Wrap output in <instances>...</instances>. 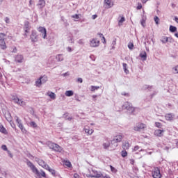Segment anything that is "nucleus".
I'll return each mask as SVG.
<instances>
[{
  "label": "nucleus",
  "instance_id": "59",
  "mask_svg": "<svg viewBox=\"0 0 178 178\" xmlns=\"http://www.w3.org/2000/svg\"><path fill=\"white\" fill-rule=\"evenodd\" d=\"M111 172H115V170H116V169H115V168H113L112 165H111Z\"/></svg>",
  "mask_w": 178,
  "mask_h": 178
},
{
  "label": "nucleus",
  "instance_id": "34",
  "mask_svg": "<svg viewBox=\"0 0 178 178\" xmlns=\"http://www.w3.org/2000/svg\"><path fill=\"white\" fill-rule=\"evenodd\" d=\"M122 66H123L124 73H126V74H127L129 73V70H127V64L124 63H122Z\"/></svg>",
  "mask_w": 178,
  "mask_h": 178
},
{
  "label": "nucleus",
  "instance_id": "45",
  "mask_svg": "<svg viewBox=\"0 0 178 178\" xmlns=\"http://www.w3.org/2000/svg\"><path fill=\"white\" fill-rule=\"evenodd\" d=\"M95 90H99V86H91V91H95Z\"/></svg>",
  "mask_w": 178,
  "mask_h": 178
},
{
  "label": "nucleus",
  "instance_id": "31",
  "mask_svg": "<svg viewBox=\"0 0 178 178\" xmlns=\"http://www.w3.org/2000/svg\"><path fill=\"white\" fill-rule=\"evenodd\" d=\"M65 94L66 97H72L74 92H73V90H67Z\"/></svg>",
  "mask_w": 178,
  "mask_h": 178
},
{
  "label": "nucleus",
  "instance_id": "22",
  "mask_svg": "<svg viewBox=\"0 0 178 178\" xmlns=\"http://www.w3.org/2000/svg\"><path fill=\"white\" fill-rule=\"evenodd\" d=\"M23 56L22 55H17L15 56V62H17V63H22L23 62Z\"/></svg>",
  "mask_w": 178,
  "mask_h": 178
},
{
  "label": "nucleus",
  "instance_id": "4",
  "mask_svg": "<svg viewBox=\"0 0 178 178\" xmlns=\"http://www.w3.org/2000/svg\"><path fill=\"white\" fill-rule=\"evenodd\" d=\"M15 120H16L17 123V126L20 129V130L22 131V132L24 134H26V133H27V130H26V128H24V127L23 126V123H22V120H20L19 118V117L15 116Z\"/></svg>",
  "mask_w": 178,
  "mask_h": 178
},
{
  "label": "nucleus",
  "instance_id": "38",
  "mask_svg": "<svg viewBox=\"0 0 178 178\" xmlns=\"http://www.w3.org/2000/svg\"><path fill=\"white\" fill-rule=\"evenodd\" d=\"M126 19H124V17H121V19L118 22V26H122V23L124 22Z\"/></svg>",
  "mask_w": 178,
  "mask_h": 178
},
{
  "label": "nucleus",
  "instance_id": "55",
  "mask_svg": "<svg viewBox=\"0 0 178 178\" xmlns=\"http://www.w3.org/2000/svg\"><path fill=\"white\" fill-rule=\"evenodd\" d=\"M67 116H69V113H65L63 115V118H65V119H66V118H67Z\"/></svg>",
  "mask_w": 178,
  "mask_h": 178
},
{
  "label": "nucleus",
  "instance_id": "35",
  "mask_svg": "<svg viewBox=\"0 0 178 178\" xmlns=\"http://www.w3.org/2000/svg\"><path fill=\"white\" fill-rule=\"evenodd\" d=\"M46 170H49V172H50V173H51V175H52L53 176H55L56 172L55 171V170H54V169L49 168H49H46Z\"/></svg>",
  "mask_w": 178,
  "mask_h": 178
},
{
  "label": "nucleus",
  "instance_id": "16",
  "mask_svg": "<svg viewBox=\"0 0 178 178\" xmlns=\"http://www.w3.org/2000/svg\"><path fill=\"white\" fill-rule=\"evenodd\" d=\"M90 45L92 47H98L99 45V41L97 38H94L90 40Z\"/></svg>",
  "mask_w": 178,
  "mask_h": 178
},
{
  "label": "nucleus",
  "instance_id": "18",
  "mask_svg": "<svg viewBox=\"0 0 178 178\" xmlns=\"http://www.w3.org/2000/svg\"><path fill=\"white\" fill-rule=\"evenodd\" d=\"M104 3L106 5V8L109 9L113 6V1L112 0H104Z\"/></svg>",
  "mask_w": 178,
  "mask_h": 178
},
{
  "label": "nucleus",
  "instance_id": "12",
  "mask_svg": "<svg viewBox=\"0 0 178 178\" xmlns=\"http://www.w3.org/2000/svg\"><path fill=\"white\" fill-rule=\"evenodd\" d=\"M30 23L28 21L24 22V30L25 31L24 36L27 37V33H30Z\"/></svg>",
  "mask_w": 178,
  "mask_h": 178
},
{
  "label": "nucleus",
  "instance_id": "10",
  "mask_svg": "<svg viewBox=\"0 0 178 178\" xmlns=\"http://www.w3.org/2000/svg\"><path fill=\"white\" fill-rule=\"evenodd\" d=\"M102 147L104 149H109V147H112V140H109L108 138H106L105 141L102 144Z\"/></svg>",
  "mask_w": 178,
  "mask_h": 178
},
{
  "label": "nucleus",
  "instance_id": "51",
  "mask_svg": "<svg viewBox=\"0 0 178 178\" xmlns=\"http://www.w3.org/2000/svg\"><path fill=\"white\" fill-rule=\"evenodd\" d=\"M5 22H6V23H7V24H9V23H10L9 17H6L5 18Z\"/></svg>",
  "mask_w": 178,
  "mask_h": 178
},
{
  "label": "nucleus",
  "instance_id": "26",
  "mask_svg": "<svg viewBox=\"0 0 178 178\" xmlns=\"http://www.w3.org/2000/svg\"><path fill=\"white\" fill-rule=\"evenodd\" d=\"M139 56L142 58L143 60H147V52H145V51H142L140 54Z\"/></svg>",
  "mask_w": 178,
  "mask_h": 178
},
{
  "label": "nucleus",
  "instance_id": "40",
  "mask_svg": "<svg viewBox=\"0 0 178 178\" xmlns=\"http://www.w3.org/2000/svg\"><path fill=\"white\" fill-rule=\"evenodd\" d=\"M99 35L100 38H102V40H104L103 43L106 44V40L105 39V37L104 36V35L102 33H99Z\"/></svg>",
  "mask_w": 178,
  "mask_h": 178
},
{
  "label": "nucleus",
  "instance_id": "17",
  "mask_svg": "<svg viewBox=\"0 0 178 178\" xmlns=\"http://www.w3.org/2000/svg\"><path fill=\"white\" fill-rule=\"evenodd\" d=\"M163 133H165V130L163 129H156L154 135L156 136V137H163Z\"/></svg>",
  "mask_w": 178,
  "mask_h": 178
},
{
  "label": "nucleus",
  "instance_id": "19",
  "mask_svg": "<svg viewBox=\"0 0 178 178\" xmlns=\"http://www.w3.org/2000/svg\"><path fill=\"white\" fill-rule=\"evenodd\" d=\"M46 3L45 0H39L38 3L37 4V6L39 7V9H42L45 7Z\"/></svg>",
  "mask_w": 178,
  "mask_h": 178
},
{
  "label": "nucleus",
  "instance_id": "56",
  "mask_svg": "<svg viewBox=\"0 0 178 178\" xmlns=\"http://www.w3.org/2000/svg\"><path fill=\"white\" fill-rule=\"evenodd\" d=\"M96 17H98V15H93L92 16V19H93V20H95V18Z\"/></svg>",
  "mask_w": 178,
  "mask_h": 178
},
{
  "label": "nucleus",
  "instance_id": "43",
  "mask_svg": "<svg viewBox=\"0 0 178 178\" xmlns=\"http://www.w3.org/2000/svg\"><path fill=\"white\" fill-rule=\"evenodd\" d=\"M128 48H129L130 49H133V48H134V44H133V42H129L128 44Z\"/></svg>",
  "mask_w": 178,
  "mask_h": 178
},
{
  "label": "nucleus",
  "instance_id": "46",
  "mask_svg": "<svg viewBox=\"0 0 178 178\" xmlns=\"http://www.w3.org/2000/svg\"><path fill=\"white\" fill-rule=\"evenodd\" d=\"M78 44H79V45H84V40H83V39L79 40Z\"/></svg>",
  "mask_w": 178,
  "mask_h": 178
},
{
  "label": "nucleus",
  "instance_id": "32",
  "mask_svg": "<svg viewBox=\"0 0 178 178\" xmlns=\"http://www.w3.org/2000/svg\"><path fill=\"white\" fill-rule=\"evenodd\" d=\"M170 31L171 33H176L177 31V28L176 26H173L172 25L170 26Z\"/></svg>",
  "mask_w": 178,
  "mask_h": 178
},
{
  "label": "nucleus",
  "instance_id": "48",
  "mask_svg": "<svg viewBox=\"0 0 178 178\" xmlns=\"http://www.w3.org/2000/svg\"><path fill=\"white\" fill-rule=\"evenodd\" d=\"M143 151V149H140V147L139 146H135L134 147V151Z\"/></svg>",
  "mask_w": 178,
  "mask_h": 178
},
{
  "label": "nucleus",
  "instance_id": "41",
  "mask_svg": "<svg viewBox=\"0 0 178 178\" xmlns=\"http://www.w3.org/2000/svg\"><path fill=\"white\" fill-rule=\"evenodd\" d=\"M71 17L72 19H80V14H75L74 15H72Z\"/></svg>",
  "mask_w": 178,
  "mask_h": 178
},
{
  "label": "nucleus",
  "instance_id": "42",
  "mask_svg": "<svg viewBox=\"0 0 178 178\" xmlns=\"http://www.w3.org/2000/svg\"><path fill=\"white\" fill-rule=\"evenodd\" d=\"M155 126L156 127H158V129H161V127H162V124L161 122H156Z\"/></svg>",
  "mask_w": 178,
  "mask_h": 178
},
{
  "label": "nucleus",
  "instance_id": "1",
  "mask_svg": "<svg viewBox=\"0 0 178 178\" xmlns=\"http://www.w3.org/2000/svg\"><path fill=\"white\" fill-rule=\"evenodd\" d=\"M124 136L122 134L117 135L114 137L113 140H111V148H116L118 144V143H121L123 140Z\"/></svg>",
  "mask_w": 178,
  "mask_h": 178
},
{
  "label": "nucleus",
  "instance_id": "60",
  "mask_svg": "<svg viewBox=\"0 0 178 178\" xmlns=\"http://www.w3.org/2000/svg\"><path fill=\"white\" fill-rule=\"evenodd\" d=\"M174 20H175V22H176V23L178 24V17H175Z\"/></svg>",
  "mask_w": 178,
  "mask_h": 178
},
{
  "label": "nucleus",
  "instance_id": "27",
  "mask_svg": "<svg viewBox=\"0 0 178 178\" xmlns=\"http://www.w3.org/2000/svg\"><path fill=\"white\" fill-rule=\"evenodd\" d=\"M56 60H57L58 62H62V61H63V60H64L63 54H58V55L56 56Z\"/></svg>",
  "mask_w": 178,
  "mask_h": 178
},
{
  "label": "nucleus",
  "instance_id": "23",
  "mask_svg": "<svg viewBox=\"0 0 178 178\" xmlns=\"http://www.w3.org/2000/svg\"><path fill=\"white\" fill-rule=\"evenodd\" d=\"M122 148L123 149H129L130 148V143H129V142L125 141L122 143Z\"/></svg>",
  "mask_w": 178,
  "mask_h": 178
},
{
  "label": "nucleus",
  "instance_id": "63",
  "mask_svg": "<svg viewBox=\"0 0 178 178\" xmlns=\"http://www.w3.org/2000/svg\"><path fill=\"white\" fill-rule=\"evenodd\" d=\"M68 120H72V119H73L72 117H69L68 118H67Z\"/></svg>",
  "mask_w": 178,
  "mask_h": 178
},
{
  "label": "nucleus",
  "instance_id": "11",
  "mask_svg": "<svg viewBox=\"0 0 178 178\" xmlns=\"http://www.w3.org/2000/svg\"><path fill=\"white\" fill-rule=\"evenodd\" d=\"M152 177L154 178L162 177V175H161V170L158 168H154V170L152 172Z\"/></svg>",
  "mask_w": 178,
  "mask_h": 178
},
{
  "label": "nucleus",
  "instance_id": "25",
  "mask_svg": "<svg viewBox=\"0 0 178 178\" xmlns=\"http://www.w3.org/2000/svg\"><path fill=\"white\" fill-rule=\"evenodd\" d=\"M147 20V17L145 15H142V19L140 20V24L143 27H145V22Z\"/></svg>",
  "mask_w": 178,
  "mask_h": 178
},
{
  "label": "nucleus",
  "instance_id": "61",
  "mask_svg": "<svg viewBox=\"0 0 178 178\" xmlns=\"http://www.w3.org/2000/svg\"><path fill=\"white\" fill-rule=\"evenodd\" d=\"M74 178H79V175L74 174Z\"/></svg>",
  "mask_w": 178,
  "mask_h": 178
},
{
  "label": "nucleus",
  "instance_id": "14",
  "mask_svg": "<svg viewBox=\"0 0 178 178\" xmlns=\"http://www.w3.org/2000/svg\"><path fill=\"white\" fill-rule=\"evenodd\" d=\"M31 40L32 42H37V41H38V35H37V32L35 31H32Z\"/></svg>",
  "mask_w": 178,
  "mask_h": 178
},
{
  "label": "nucleus",
  "instance_id": "33",
  "mask_svg": "<svg viewBox=\"0 0 178 178\" xmlns=\"http://www.w3.org/2000/svg\"><path fill=\"white\" fill-rule=\"evenodd\" d=\"M41 84H42V81H41V78H39L35 81V86H36V87H41Z\"/></svg>",
  "mask_w": 178,
  "mask_h": 178
},
{
  "label": "nucleus",
  "instance_id": "47",
  "mask_svg": "<svg viewBox=\"0 0 178 178\" xmlns=\"http://www.w3.org/2000/svg\"><path fill=\"white\" fill-rule=\"evenodd\" d=\"M1 149H3V151H8V147H6V145H2Z\"/></svg>",
  "mask_w": 178,
  "mask_h": 178
},
{
  "label": "nucleus",
  "instance_id": "30",
  "mask_svg": "<svg viewBox=\"0 0 178 178\" xmlns=\"http://www.w3.org/2000/svg\"><path fill=\"white\" fill-rule=\"evenodd\" d=\"M42 84H44V83H47V81H48V76L44 75L43 76H40V77Z\"/></svg>",
  "mask_w": 178,
  "mask_h": 178
},
{
  "label": "nucleus",
  "instance_id": "21",
  "mask_svg": "<svg viewBox=\"0 0 178 178\" xmlns=\"http://www.w3.org/2000/svg\"><path fill=\"white\" fill-rule=\"evenodd\" d=\"M173 118H175V114L168 113L165 115V120H168L169 122L173 120Z\"/></svg>",
  "mask_w": 178,
  "mask_h": 178
},
{
  "label": "nucleus",
  "instance_id": "24",
  "mask_svg": "<svg viewBox=\"0 0 178 178\" xmlns=\"http://www.w3.org/2000/svg\"><path fill=\"white\" fill-rule=\"evenodd\" d=\"M47 95H48L51 99H56V95L55 93H54V92H48L47 93Z\"/></svg>",
  "mask_w": 178,
  "mask_h": 178
},
{
  "label": "nucleus",
  "instance_id": "49",
  "mask_svg": "<svg viewBox=\"0 0 178 178\" xmlns=\"http://www.w3.org/2000/svg\"><path fill=\"white\" fill-rule=\"evenodd\" d=\"M173 69L175 72V73H178V65L177 66H175Z\"/></svg>",
  "mask_w": 178,
  "mask_h": 178
},
{
  "label": "nucleus",
  "instance_id": "39",
  "mask_svg": "<svg viewBox=\"0 0 178 178\" xmlns=\"http://www.w3.org/2000/svg\"><path fill=\"white\" fill-rule=\"evenodd\" d=\"M30 127L35 128V127H38L37 123H35V122H34V121H32V122H30Z\"/></svg>",
  "mask_w": 178,
  "mask_h": 178
},
{
  "label": "nucleus",
  "instance_id": "64",
  "mask_svg": "<svg viewBox=\"0 0 178 178\" xmlns=\"http://www.w3.org/2000/svg\"><path fill=\"white\" fill-rule=\"evenodd\" d=\"M175 37H177V38H178V32L177 33H175Z\"/></svg>",
  "mask_w": 178,
  "mask_h": 178
},
{
  "label": "nucleus",
  "instance_id": "54",
  "mask_svg": "<svg viewBox=\"0 0 178 178\" xmlns=\"http://www.w3.org/2000/svg\"><path fill=\"white\" fill-rule=\"evenodd\" d=\"M77 81H78L79 83H83V79H81V78H78V79H77Z\"/></svg>",
  "mask_w": 178,
  "mask_h": 178
},
{
  "label": "nucleus",
  "instance_id": "20",
  "mask_svg": "<svg viewBox=\"0 0 178 178\" xmlns=\"http://www.w3.org/2000/svg\"><path fill=\"white\" fill-rule=\"evenodd\" d=\"M161 41L163 44H166V42H172V38L163 36L161 38Z\"/></svg>",
  "mask_w": 178,
  "mask_h": 178
},
{
  "label": "nucleus",
  "instance_id": "8",
  "mask_svg": "<svg viewBox=\"0 0 178 178\" xmlns=\"http://www.w3.org/2000/svg\"><path fill=\"white\" fill-rule=\"evenodd\" d=\"M27 165L33 173H35V175H37V176H40V171H38V169H37V168H35V165H34V164H33V163H31V161H28Z\"/></svg>",
  "mask_w": 178,
  "mask_h": 178
},
{
  "label": "nucleus",
  "instance_id": "36",
  "mask_svg": "<svg viewBox=\"0 0 178 178\" xmlns=\"http://www.w3.org/2000/svg\"><path fill=\"white\" fill-rule=\"evenodd\" d=\"M64 165L65 166H67V168H72V163H70V161H65Z\"/></svg>",
  "mask_w": 178,
  "mask_h": 178
},
{
  "label": "nucleus",
  "instance_id": "29",
  "mask_svg": "<svg viewBox=\"0 0 178 178\" xmlns=\"http://www.w3.org/2000/svg\"><path fill=\"white\" fill-rule=\"evenodd\" d=\"M0 132L3 133V134H8L6 129H5V127H3V125L2 124H0Z\"/></svg>",
  "mask_w": 178,
  "mask_h": 178
},
{
  "label": "nucleus",
  "instance_id": "57",
  "mask_svg": "<svg viewBox=\"0 0 178 178\" xmlns=\"http://www.w3.org/2000/svg\"><path fill=\"white\" fill-rule=\"evenodd\" d=\"M130 164L131 165H134V159H131L130 160Z\"/></svg>",
  "mask_w": 178,
  "mask_h": 178
},
{
  "label": "nucleus",
  "instance_id": "2",
  "mask_svg": "<svg viewBox=\"0 0 178 178\" xmlns=\"http://www.w3.org/2000/svg\"><path fill=\"white\" fill-rule=\"evenodd\" d=\"M49 148H50V149H53V151H55L56 152H62L63 148H62V147L59 146V145L56 144V143H54L51 141H49L47 143Z\"/></svg>",
  "mask_w": 178,
  "mask_h": 178
},
{
  "label": "nucleus",
  "instance_id": "37",
  "mask_svg": "<svg viewBox=\"0 0 178 178\" xmlns=\"http://www.w3.org/2000/svg\"><path fill=\"white\" fill-rule=\"evenodd\" d=\"M121 155L122 158H126V156H127V152L123 149V150L121 152Z\"/></svg>",
  "mask_w": 178,
  "mask_h": 178
},
{
  "label": "nucleus",
  "instance_id": "9",
  "mask_svg": "<svg viewBox=\"0 0 178 178\" xmlns=\"http://www.w3.org/2000/svg\"><path fill=\"white\" fill-rule=\"evenodd\" d=\"M88 177H95V178L102 177V173L98 172V171L94 169H92L90 174L88 175Z\"/></svg>",
  "mask_w": 178,
  "mask_h": 178
},
{
  "label": "nucleus",
  "instance_id": "53",
  "mask_svg": "<svg viewBox=\"0 0 178 178\" xmlns=\"http://www.w3.org/2000/svg\"><path fill=\"white\" fill-rule=\"evenodd\" d=\"M122 95H124V97H129L130 95H129V93H126V92H122Z\"/></svg>",
  "mask_w": 178,
  "mask_h": 178
},
{
  "label": "nucleus",
  "instance_id": "58",
  "mask_svg": "<svg viewBox=\"0 0 178 178\" xmlns=\"http://www.w3.org/2000/svg\"><path fill=\"white\" fill-rule=\"evenodd\" d=\"M67 50L68 51V52H72V47H68L67 48Z\"/></svg>",
  "mask_w": 178,
  "mask_h": 178
},
{
  "label": "nucleus",
  "instance_id": "50",
  "mask_svg": "<svg viewBox=\"0 0 178 178\" xmlns=\"http://www.w3.org/2000/svg\"><path fill=\"white\" fill-rule=\"evenodd\" d=\"M40 175H41V176H42V177H46L45 172H44V171H41Z\"/></svg>",
  "mask_w": 178,
  "mask_h": 178
},
{
  "label": "nucleus",
  "instance_id": "62",
  "mask_svg": "<svg viewBox=\"0 0 178 178\" xmlns=\"http://www.w3.org/2000/svg\"><path fill=\"white\" fill-rule=\"evenodd\" d=\"M148 0H142V2H143V3H147V1Z\"/></svg>",
  "mask_w": 178,
  "mask_h": 178
},
{
  "label": "nucleus",
  "instance_id": "6",
  "mask_svg": "<svg viewBox=\"0 0 178 178\" xmlns=\"http://www.w3.org/2000/svg\"><path fill=\"white\" fill-rule=\"evenodd\" d=\"M122 109H126L127 111H129L131 113H133L134 111V107H133V105H131V103L129 102H126L123 105H122Z\"/></svg>",
  "mask_w": 178,
  "mask_h": 178
},
{
  "label": "nucleus",
  "instance_id": "13",
  "mask_svg": "<svg viewBox=\"0 0 178 178\" xmlns=\"http://www.w3.org/2000/svg\"><path fill=\"white\" fill-rule=\"evenodd\" d=\"M38 31H39V33H41L42 37V38H44V40L47 38V29L45 28L40 26L39 28H38Z\"/></svg>",
  "mask_w": 178,
  "mask_h": 178
},
{
  "label": "nucleus",
  "instance_id": "15",
  "mask_svg": "<svg viewBox=\"0 0 178 178\" xmlns=\"http://www.w3.org/2000/svg\"><path fill=\"white\" fill-rule=\"evenodd\" d=\"M38 163L40 165V166H42L44 169H49V165L44 161L42 159H38Z\"/></svg>",
  "mask_w": 178,
  "mask_h": 178
},
{
  "label": "nucleus",
  "instance_id": "44",
  "mask_svg": "<svg viewBox=\"0 0 178 178\" xmlns=\"http://www.w3.org/2000/svg\"><path fill=\"white\" fill-rule=\"evenodd\" d=\"M154 22L156 24H159V17H158V16L154 17Z\"/></svg>",
  "mask_w": 178,
  "mask_h": 178
},
{
  "label": "nucleus",
  "instance_id": "28",
  "mask_svg": "<svg viewBox=\"0 0 178 178\" xmlns=\"http://www.w3.org/2000/svg\"><path fill=\"white\" fill-rule=\"evenodd\" d=\"M84 131L85 133H87V134H89L90 136H91V134L94 133V130L90 129V128H84Z\"/></svg>",
  "mask_w": 178,
  "mask_h": 178
},
{
  "label": "nucleus",
  "instance_id": "7",
  "mask_svg": "<svg viewBox=\"0 0 178 178\" xmlns=\"http://www.w3.org/2000/svg\"><path fill=\"white\" fill-rule=\"evenodd\" d=\"M12 99L15 104H17V105H19L20 106H26V102L19 99L17 96H13Z\"/></svg>",
  "mask_w": 178,
  "mask_h": 178
},
{
  "label": "nucleus",
  "instance_id": "52",
  "mask_svg": "<svg viewBox=\"0 0 178 178\" xmlns=\"http://www.w3.org/2000/svg\"><path fill=\"white\" fill-rule=\"evenodd\" d=\"M143 8V6L141 5V3H138V6H137V9L140 10Z\"/></svg>",
  "mask_w": 178,
  "mask_h": 178
},
{
  "label": "nucleus",
  "instance_id": "3",
  "mask_svg": "<svg viewBox=\"0 0 178 178\" xmlns=\"http://www.w3.org/2000/svg\"><path fill=\"white\" fill-rule=\"evenodd\" d=\"M5 37H6V34L0 33V47L3 51H5V49L8 48L6 43L5 42Z\"/></svg>",
  "mask_w": 178,
  "mask_h": 178
},
{
  "label": "nucleus",
  "instance_id": "5",
  "mask_svg": "<svg viewBox=\"0 0 178 178\" xmlns=\"http://www.w3.org/2000/svg\"><path fill=\"white\" fill-rule=\"evenodd\" d=\"M144 129H147V125L144 123L138 122L134 127V130L135 131H141L144 130Z\"/></svg>",
  "mask_w": 178,
  "mask_h": 178
}]
</instances>
